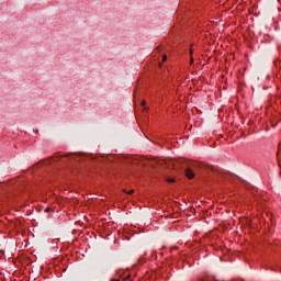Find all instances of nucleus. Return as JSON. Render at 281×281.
I'll return each instance as SVG.
<instances>
[{
	"instance_id": "nucleus-6",
	"label": "nucleus",
	"mask_w": 281,
	"mask_h": 281,
	"mask_svg": "<svg viewBox=\"0 0 281 281\" xmlns=\"http://www.w3.org/2000/svg\"><path fill=\"white\" fill-rule=\"evenodd\" d=\"M189 54H190V57H192V54H194V49L190 48Z\"/></svg>"
},
{
	"instance_id": "nucleus-3",
	"label": "nucleus",
	"mask_w": 281,
	"mask_h": 281,
	"mask_svg": "<svg viewBox=\"0 0 281 281\" xmlns=\"http://www.w3.org/2000/svg\"><path fill=\"white\" fill-rule=\"evenodd\" d=\"M167 181H168V183H175V179L173 178H168Z\"/></svg>"
},
{
	"instance_id": "nucleus-1",
	"label": "nucleus",
	"mask_w": 281,
	"mask_h": 281,
	"mask_svg": "<svg viewBox=\"0 0 281 281\" xmlns=\"http://www.w3.org/2000/svg\"><path fill=\"white\" fill-rule=\"evenodd\" d=\"M186 177L188 179H194V171H192L190 168L186 169Z\"/></svg>"
},
{
	"instance_id": "nucleus-7",
	"label": "nucleus",
	"mask_w": 281,
	"mask_h": 281,
	"mask_svg": "<svg viewBox=\"0 0 281 281\" xmlns=\"http://www.w3.org/2000/svg\"><path fill=\"white\" fill-rule=\"evenodd\" d=\"M140 104H142L143 106H146V100H143V101L140 102Z\"/></svg>"
},
{
	"instance_id": "nucleus-2",
	"label": "nucleus",
	"mask_w": 281,
	"mask_h": 281,
	"mask_svg": "<svg viewBox=\"0 0 281 281\" xmlns=\"http://www.w3.org/2000/svg\"><path fill=\"white\" fill-rule=\"evenodd\" d=\"M168 60V56L167 55H162V63H166Z\"/></svg>"
},
{
	"instance_id": "nucleus-4",
	"label": "nucleus",
	"mask_w": 281,
	"mask_h": 281,
	"mask_svg": "<svg viewBox=\"0 0 281 281\" xmlns=\"http://www.w3.org/2000/svg\"><path fill=\"white\" fill-rule=\"evenodd\" d=\"M190 65H194V57L193 56L190 57Z\"/></svg>"
},
{
	"instance_id": "nucleus-8",
	"label": "nucleus",
	"mask_w": 281,
	"mask_h": 281,
	"mask_svg": "<svg viewBox=\"0 0 281 281\" xmlns=\"http://www.w3.org/2000/svg\"><path fill=\"white\" fill-rule=\"evenodd\" d=\"M112 281H120V279H112Z\"/></svg>"
},
{
	"instance_id": "nucleus-5",
	"label": "nucleus",
	"mask_w": 281,
	"mask_h": 281,
	"mask_svg": "<svg viewBox=\"0 0 281 281\" xmlns=\"http://www.w3.org/2000/svg\"><path fill=\"white\" fill-rule=\"evenodd\" d=\"M135 193V190L131 189L130 191L126 192V194H134Z\"/></svg>"
}]
</instances>
